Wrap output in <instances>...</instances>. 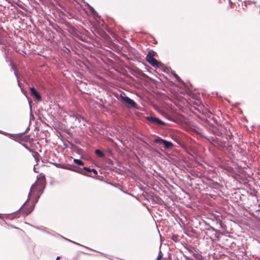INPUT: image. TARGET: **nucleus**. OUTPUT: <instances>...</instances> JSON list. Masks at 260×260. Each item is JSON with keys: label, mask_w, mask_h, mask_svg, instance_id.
<instances>
[{"label": "nucleus", "mask_w": 260, "mask_h": 260, "mask_svg": "<svg viewBox=\"0 0 260 260\" xmlns=\"http://www.w3.org/2000/svg\"><path fill=\"white\" fill-rule=\"evenodd\" d=\"M91 172H93L95 175L98 174V171L94 169H91Z\"/></svg>", "instance_id": "4468645a"}, {"label": "nucleus", "mask_w": 260, "mask_h": 260, "mask_svg": "<svg viewBox=\"0 0 260 260\" xmlns=\"http://www.w3.org/2000/svg\"><path fill=\"white\" fill-rule=\"evenodd\" d=\"M174 76L178 81L180 82L181 81L180 77L177 74H174Z\"/></svg>", "instance_id": "ddd939ff"}, {"label": "nucleus", "mask_w": 260, "mask_h": 260, "mask_svg": "<svg viewBox=\"0 0 260 260\" xmlns=\"http://www.w3.org/2000/svg\"><path fill=\"white\" fill-rule=\"evenodd\" d=\"M55 166L57 168H60L64 169L69 170V164H56Z\"/></svg>", "instance_id": "6e6552de"}, {"label": "nucleus", "mask_w": 260, "mask_h": 260, "mask_svg": "<svg viewBox=\"0 0 260 260\" xmlns=\"http://www.w3.org/2000/svg\"><path fill=\"white\" fill-rule=\"evenodd\" d=\"M95 153L97 155L101 157H103L105 156L104 153L99 149H96L95 151Z\"/></svg>", "instance_id": "1a4fd4ad"}, {"label": "nucleus", "mask_w": 260, "mask_h": 260, "mask_svg": "<svg viewBox=\"0 0 260 260\" xmlns=\"http://www.w3.org/2000/svg\"><path fill=\"white\" fill-rule=\"evenodd\" d=\"M25 147H26L28 150H30V148H29L27 146H25Z\"/></svg>", "instance_id": "2eb2a0df"}, {"label": "nucleus", "mask_w": 260, "mask_h": 260, "mask_svg": "<svg viewBox=\"0 0 260 260\" xmlns=\"http://www.w3.org/2000/svg\"><path fill=\"white\" fill-rule=\"evenodd\" d=\"M153 56V52H149L146 57V59L153 67H159L161 65V63L155 59Z\"/></svg>", "instance_id": "f03ea898"}, {"label": "nucleus", "mask_w": 260, "mask_h": 260, "mask_svg": "<svg viewBox=\"0 0 260 260\" xmlns=\"http://www.w3.org/2000/svg\"><path fill=\"white\" fill-rule=\"evenodd\" d=\"M74 162L78 165H79V166H83L84 165V162L83 161H82L80 159H74Z\"/></svg>", "instance_id": "9d476101"}, {"label": "nucleus", "mask_w": 260, "mask_h": 260, "mask_svg": "<svg viewBox=\"0 0 260 260\" xmlns=\"http://www.w3.org/2000/svg\"><path fill=\"white\" fill-rule=\"evenodd\" d=\"M56 260H59V256H58V257L56 258Z\"/></svg>", "instance_id": "dca6fc26"}, {"label": "nucleus", "mask_w": 260, "mask_h": 260, "mask_svg": "<svg viewBox=\"0 0 260 260\" xmlns=\"http://www.w3.org/2000/svg\"><path fill=\"white\" fill-rule=\"evenodd\" d=\"M36 186V183L34 184L31 186L30 189L29 193L28 194V198L27 200L26 201V202L23 205V206L22 207L23 210H24V212L26 214H29L34 209V206H31L28 208H27V205L26 202H27V201L28 200H29L30 194L34 193L35 192V189Z\"/></svg>", "instance_id": "f257e3e1"}, {"label": "nucleus", "mask_w": 260, "mask_h": 260, "mask_svg": "<svg viewBox=\"0 0 260 260\" xmlns=\"http://www.w3.org/2000/svg\"><path fill=\"white\" fill-rule=\"evenodd\" d=\"M155 142L157 143L163 144L166 148H171L173 146V144L171 142L161 139H157L155 140Z\"/></svg>", "instance_id": "20e7f679"}, {"label": "nucleus", "mask_w": 260, "mask_h": 260, "mask_svg": "<svg viewBox=\"0 0 260 260\" xmlns=\"http://www.w3.org/2000/svg\"><path fill=\"white\" fill-rule=\"evenodd\" d=\"M148 119L150 121H151L152 122H154L155 123H156L157 124H160V125H165V122L160 120L159 119L153 117H150L148 118Z\"/></svg>", "instance_id": "0eeeda50"}, {"label": "nucleus", "mask_w": 260, "mask_h": 260, "mask_svg": "<svg viewBox=\"0 0 260 260\" xmlns=\"http://www.w3.org/2000/svg\"><path fill=\"white\" fill-rule=\"evenodd\" d=\"M82 169L83 170L84 172V171H87L88 172H91V169L87 168V167H84L83 169Z\"/></svg>", "instance_id": "f8f14e48"}, {"label": "nucleus", "mask_w": 260, "mask_h": 260, "mask_svg": "<svg viewBox=\"0 0 260 260\" xmlns=\"http://www.w3.org/2000/svg\"><path fill=\"white\" fill-rule=\"evenodd\" d=\"M120 97L127 104L129 105L132 107L136 108L137 104L133 100L127 97L124 92H121Z\"/></svg>", "instance_id": "7ed1b4c3"}, {"label": "nucleus", "mask_w": 260, "mask_h": 260, "mask_svg": "<svg viewBox=\"0 0 260 260\" xmlns=\"http://www.w3.org/2000/svg\"><path fill=\"white\" fill-rule=\"evenodd\" d=\"M30 89L31 95L35 97L38 101H41V96L37 90L34 87H31Z\"/></svg>", "instance_id": "423d86ee"}, {"label": "nucleus", "mask_w": 260, "mask_h": 260, "mask_svg": "<svg viewBox=\"0 0 260 260\" xmlns=\"http://www.w3.org/2000/svg\"><path fill=\"white\" fill-rule=\"evenodd\" d=\"M69 170L83 175H86V173L83 171L82 169L79 168L75 166L71 165L69 164Z\"/></svg>", "instance_id": "39448f33"}, {"label": "nucleus", "mask_w": 260, "mask_h": 260, "mask_svg": "<svg viewBox=\"0 0 260 260\" xmlns=\"http://www.w3.org/2000/svg\"><path fill=\"white\" fill-rule=\"evenodd\" d=\"M162 256H163V254L161 252V251H160L159 253H158V256L157 257L156 260H160L162 258Z\"/></svg>", "instance_id": "9b49d317"}]
</instances>
